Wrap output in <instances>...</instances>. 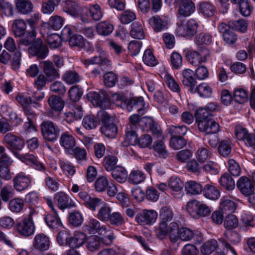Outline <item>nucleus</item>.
Returning a JSON list of instances; mask_svg holds the SVG:
<instances>
[{
	"label": "nucleus",
	"mask_w": 255,
	"mask_h": 255,
	"mask_svg": "<svg viewBox=\"0 0 255 255\" xmlns=\"http://www.w3.org/2000/svg\"><path fill=\"white\" fill-rule=\"evenodd\" d=\"M3 140L7 148L21 161L40 171L46 170L45 165L38 161L33 154H20L17 152L18 150H21L24 146V141L23 139L17 136L8 133L4 135Z\"/></svg>",
	"instance_id": "obj_1"
},
{
	"label": "nucleus",
	"mask_w": 255,
	"mask_h": 255,
	"mask_svg": "<svg viewBox=\"0 0 255 255\" xmlns=\"http://www.w3.org/2000/svg\"><path fill=\"white\" fill-rule=\"evenodd\" d=\"M205 112L204 110H198L196 112V118L199 129L207 134H216L220 130V126L211 119L209 114L206 113L205 115Z\"/></svg>",
	"instance_id": "obj_2"
},
{
	"label": "nucleus",
	"mask_w": 255,
	"mask_h": 255,
	"mask_svg": "<svg viewBox=\"0 0 255 255\" xmlns=\"http://www.w3.org/2000/svg\"><path fill=\"white\" fill-rule=\"evenodd\" d=\"M187 210L194 219L205 217L212 212L210 207L196 200H191L187 203Z\"/></svg>",
	"instance_id": "obj_3"
},
{
	"label": "nucleus",
	"mask_w": 255,
	"mask_h": 255,
	"mask_svg": "<svg viewBox=\"0 0 255 255\" xmlns=\"http://www.w3.org/2000/svg\"><path fill=\"white\" fill-rule=\"evenodd\" d=\"M15 99L22 107L27 119H32L37 115L38 109L40 107V104L38 103L33 101L30 97L22 95H17Z\"/></svg>",
	"instance_id": "obj_4"
},
{
	"label": "nucleus",
	"mask_w": 255,
	"mask_h": 255,
	"mask_svg": "<svg viewBox=\"0 0 255 255\" xmlns=\"http://www.w3.org/2000/svg\"><path fill=\"white\" fill-rule=\"evenodd\" d=\"M40 129L43 138L50 142L56 140L60 132L58 126L49 120L42 122L40 125Z\"/></svg>",
	"instance_id": "obj_5"
},
{
	"label": "nucleus",
	"mask_w": 255,
	"mask_h": 255,
	"mask_svg": "<svg viewBox=\"0 0 255 255\" xmlns=\"http://www.w3.org/2000/svg\"><path fill=\"white\" fill-rule=\"evenodd\" d=\"M198 27V23L195 20L191 19L178 24L176 32L179 36L190 38L196 34Z\"/></svg>",
	"instance_id": "obj_6"
},
{
	"label": "nucleus",
	"mask_w": 255,
	"mask_h": 255,
	"mask_svg": "<svg viewBox=\"0 0 255 255\" xmlns=\"http://www.w3.org/2000/svg\"><path fill=\"white\" fill-rule=\"evenodd\" d=\"M186 58L190 63L197 66L201 63H205L210 56V52L206 48L203 47L199 51L190 49L186 52Z\"/></svg>",
	"instance_id": "obj_7"
},
{
	"label": "nucleus",
	"mask_w": 255,
	"mask_h": 255,
	"mask_svg": "<svg viewBox=\"0 0 255 255\" xmlns=\"http://www.w3.org/2000/svg\"><path fill=\"white\" fill-rule=\"evenodd\" d=\"M124 108L128 111L136 110L140 115H143L146 112L143 98L142 97L126 99L123 104Z\"/></svg>",
	"instance_id": "obj_8"
},
{
	"label": "nucleus",
	"mask_w": 255,
	"mask_h": 255,
	"mask_svg": "<svg viewBox=\"0 0 255 255\" xmlns=\"http://www.w3.org/2000/svg\"><path fill=\"white\" fill-rule=\"evenodd\" d=\"M241 241L239 234L231 230H228L225 232L224 236L219 239V241L225 246L227 249H229L234 254H236L234 249L230 246V243L237 244Z\"/></svg>",
	"instance_id": "obj_9"
},
{
	"label": "nucleus",
	"mask_w": 255,
	"mask_h": 255,
	"mask_svg": "<svg viewBox=\"0 0 255 255\" xmlns=\"http://www.w3.org/2000/svg\"><path fill=\"white\" fill-rule=\"evenodd\" d=\"M85 230L90 234L98 233L101 235H105L110 231L111 227L103 225L101 226L100 223L95 219H90L85 226Z\"/></svg>",
	"instance_id": "obj_10"
},
{
	"label": "nucleus",
	"mask_w": 255,
	"mask_h": 255,
	"mask_svg": "<svg viewBox=\"0 0 255 255\" xmlns=\"http://www.w3.org/2000/svg\"><path fill=\"white\" fill-rule=\"evenodd\" d=\"M31 181L30 176L18 173L13 178V188L17 191H24L30 186Z\"/></svg>",
	"instance_id": "obj_11"
},
{
	"label": "nucleus",
	"mask_w": 255,
	"mask_h": 255,
	"mask_svg": "<svg viewBox=\"0 0 255 255\" xmlns=\"http://www.w3.org/2000/svg\"><path fill=\"white\" fill-rule=\"evenodd\" d=\"M174 216L172 210L168 207L165 206L161 208L159 212V217L161 222L159 224V229L162 235L166 233L167 224L171 221Z\"/></svg>",
	"instance_id": "obj_12"
},
{
	"label": "nucleus",
	"mask_w": 255,
	"mask_h": 255,
	"mask_svg": "<svg viewBox=\"0 0 255 255\" xmlns=\"http://www.w3.org/2000/svg\"><path fill=\"white\" fill-rule=\"evenodd\" d=\"M157 218V213L153 210H144L136 215L135 220L140 225H152Z\"/></svg>",
	"instance_id": "obj_13"
},
{
	"label": "nucleus",
	"mask_w": 255,
	"mask_h": 255,
	"mask_svg": "<svg viewBox=\"0 0 255 255\" xmlns=\"http://www.w3.org/2000/svg\"><path fill=\"white\" fill-rule=\"evenodd\" d=\"M166 230V233L162 235L159 229V227H158L157 230V237L160 239H162L169 234L170 241L172 243L176 242L178 241L177 236L180 230L178 224L174 222H171L168 226L167 225Z\"/></svg>",
	"instance_id": "obj_14"
},
{
	"label": "nucleus",
	"mask_w": 255,
	"mask_h": 255,
	"mask_svg": "<svg viewBox=\"0 0 255 255\" xmlns=\"http://www.w3.org/2000/svg\"><path fill=\"white\" fill-rule=\"evenodd\" d=\"M168 186L171 189V194L177 199H181L184 195L183 183L178 177H172L168 181Z\"/></svg>",
	"instance_id": "obj_15"
},
{
	"label": "nucleus",
	"mask_w": 255,
	"mask_h": 255,
	"mask_svg": "<svg viewBox=\"0 0 255 255\" xmlns=\"http://www.w3.org/2000/svg\"><path fill=\"white\" fill-rule=\"evenodd\" d=\"M218 30L222 33L224 40L229 44H234L237 40V36L231 30V27L225 23L218 25Z\"/></svg>",
	"instance_id": "obj_16"
},
{
	"label": "nucleus",
	"mask_w": 255,
	"mask_h": 255,
	"mask_svg": "<svg viewBox=\"0 0 255 255\" xmlns=\"http://www.w3.org/2000/svg\"><path fill=\"white\" fill-rule=\"evenodd\" d=\"M237 186L241 192L246 196L254 192L255 190L254 184L245 176H242L239 178L237 183Z\"/></svg>",
	"instance_id": "obj_17"
},
{
	"label": "nucleus",
	"mask_w": 255,
	"mask_h": 255,
	"mask_svg": "<svg viewBox=\"0 0 255 255\" xmlns=\"http://www.w3.org/2000/svg\"><path fill=\"white\" fill-rule=\"evenodd\" d=\"M182 75L181 81L183 85L189 88L191 93H194L197 82L193 76V71L189 69H185L182 71Z\"/></svg>",
	"instance_id": "obj_18"
},
{
	"label": "nucleus",
	"mask_w": 255,
	"mask_h": 255,
	"mask_svg": "<svg viewBox=\"0 0 255 255\" xmlns=\"http://www.w3.org/2000/svg\"><path fill=\"white\" fill-rule=\"evenodd\" d=\"M17 232L23 237H29L33 235L35 231V226L33 223L24 220L16 224Z\"/></svg>",
	"instance_id": "obj_19"
},
{
	"label": "nucleus",
	"mask_w": 255,
	"mask_h": 255,
	"mask_svg": "<svg viewBox=\"0 0 255 255\" xmlns=\"http://www.w3.org/2000/svg\"><path fill=\"white\" fill-rule=\"evenodd\" d=\"M28 51L32 55L43 59L47 56L49 50L46 46L42 45L40 40H37L33 45L28 48Z\"/></svg>",
	"instance_id": "obj_20"
},
{
	"label": "nucleus",
	"mask_w": 255,
	"mask_h": 255,
	"mask_svg": "<svg viewBox=\"0 0 255 255\" xmlns=\"http://www.w3.org/2000/svg\"><path fill=\"white\" fill-rule=\"evenodd\" d=\"M41 64L47 81H52L59 77L58 70L55 68L52 62L43 61Z\"/></svg>",
	"instance_id": "obj_21"
},
{
	"label": "nucleus",
	"mask_w": 255,
	"mask_h": 255,
	"mask_svg": "<svg viewBox=\"0 0 255 255\" xmlns=\"http://www.w3.org/2000/svg\"><path fill=\"white\" fill-rule=\"evenodd\" d=\"M177 238L178 240L180 239L182 241H190L195 238L198 240H201L200 233L185 227L180 228Z\"/></svg>",
	"instance_id": "obj_22"
},
{
	"label": "nucleus",
	"mask_w": 255,
	"mask_h": 255,
	"mask_svg": "<svg viewBox=\"0 0 255 255\" xmlns=\"http://www.w3.org/2000/svg\"><path fill=\"white\" fill-rule=\"evenodd\" d=\"M195 10V5L191 0H181L178 12L182 16L187 17Z\"/></svg>",
	"instance_id": "obj_23"
},
{
	"label": "nucleus",
	"mask_w": 255,
	"mask_h": 255,
	"mask_svg": "<svg viewBox=\"0 0 255 255\" xmlns=\"http://www.w3.org/2000/svg\"><path fill=\"white\" fill-rule=\"evenodd\" d=\"M60 144L68 153L72 151L76 145V140L74 136L67 132L63 133L60 138Z\"/></svg>",
	"instance_id": "obj_24"
},
{
	"label": "nucleus",
	"mask_w": 255,
	"mask_h": 255,
	"mask_svg": "<svg viewBox=\"0 0 255 255\" xmlns=\"http://www.w3.org/2000/svg\"><path fill=\"white\" fill-rule=\"evenodd\" d=\"M54 199L57 202L59 208L62 210L75 206V204L71 200L69 202L68 195L62 192L56 193Z\"/></svg>",
	"instance_id": "obj_25"
},
{
	"label": "nucleus",
	"mask_w": 255,
	"mask_h": 255,
	"mask_svg": "<svg viewBox=\"0 0 255 255\" xmlns=\"http://www.w3.org/2000/svg\"><path fill=\"white\" fill-rule=\"evenodd\" d=\"M220 208L223 213L230 214L235 211L236 205L232 197L224 196L221 199Z\"/></svg>",
	"instance_id": "obj_26"
},
{
	"label": "nucleus",
	"mask_w": 255,
	"mask_h": 255,
	"mask_svg": "<svg viewBox=\"0 0 255 255\" xmlns=\"http://www.w3.org/2000/svg\"><path fill=\"white\" fill-rule=\"evenodd\" d=\"M148 23L152 27L154 31L156 32L164 30L167 28V22L161 18L158 15H155L151 17Z\"/></svg>",
	"instance_id": "obj_27"
},
{
	"label": "nucleus",
	"mask_w": 255,
	"mask_h": 255,
	"mask_svg": "<svg viewBox=\"0 0 255 255\" xmlns=\"http://www.w3.org/2000/svg\"><path fill=\"white\" fill-rule=\"evenodd\" d=\"M49 240L45 235L39 234L35 236L33 246L37 249L40 251H45L49 247Z\"/></svg>",
	"instance_id": "obj_28"
},
{
	"label": "nucleus",
	"mask_w": 255,
	"mask_h": 255,
	"mask_svg": "<svg viewBox=\"0 0 255 255\" xmlns=\"http://www.w3.org/2000/svg\"><path fill=\"white\" fill-rule=\"evenodd\" d=\"M63 10L74 17H77L80 14L79 6L73 0H65L63 5Z\"/></svg>",
	"instance_id": "obj_29"
},
{
	"label": "nucleus",
	"mask_w": 255,
	"mask_h": 255,
	"mask_svg": "<svg viewBox=\"0 0 255 255\" xmlns=\"http://www.w3.org/2000/svg\"><path fill=\"white\" fill-rule=\"evenodd\" d=\"M86 239V235L82 232H76L73 237L69 239L68 245L72 249L78 248L81 246Z\"/></svg>",
	"instance_id": "obj_30"
},
{
	"label": "nucleus",
	"mask_w": 255,
	"mask_h": 255,
	"mask_svg": "<svg viewBox=\"0 0 255 255\" xmlns=\"http://www.w3.org/2000/svg\"><path fill=\"white\" fill-rule=\"evenodd\" d=\"M113 178L119 183H124L128 178V172L122 166H117L111 171Z\"/></svg>",
	"instance_id": "obj_31"
},
{
	"label": "nucleus",
	"mask_w": 255,
	"mask_h": 255,
	"mask_svg": "<svg viewBox=\"0 0 255 255\" xmlns=\"http://www.w3.org/2000/svg\"><path fill=\"white\" fill-rule=\"evenodd\" d=\"M154 142L153 148L156 156L166 158L169 155L166 146L162 141L163 139H159Z\"/></svg>",
	"instance_id": "obj_32"
},
{
	"label": "nucleus",
	"mask_w": 255,
	"mask_h": 255,
	"mask_svg": "<svg viewBox=\"0 0 255 255\" xmlns=\"http://www.w3.org/2000/svg\"><path fill=\"white\" fill-rule=\"evenodd\" d=\"M203 195L210 200H215L218 199L220 196V191L215 186L207 184L203 189Z\"/></svg>",
	"instance_id": "obj_33"
},
{
	"label": "nucleus",
	"mask_w": 255,
	"mask_h": 255,
	"mask_svg": "<svg viewBox=\"0 0 255 255\" xmlns=\"http://www.w3.org/2000/svg\"><path fill=\"white\" fill-rule=\"evenodd\" d=\"M12 28L15 35L17 37L22 36L26 33V23L22 19L14 20Z\"/></svg>",
	"instance_id": "obj_34"
},
{
	"label": "nucleus",
	"mask_w": 255,
	"mask_h": 255,
	"mask_svg": "<svg viewBox=\"0 0 255 255\" xmlns=\"http://www.w3.org/2000/svg\"><path fill=\"white\" fill-rule=\"evenodd\" d=\"M219 182L221 186L228 191H232L235 187V181L228 173L222 175L220 178Z\"/></svg>",
	"instance_id": "obj_35"
},
{
	"label": "nucleus",
	"mask_w": 255,
	"mask_h": 255,
	"mask_svg": "<svg viewBox=\"0 0 255 255\" xmlns=\"http://www.w3.org/2000/svg\"><path fill=\"white\" fill-rule=\"evenodd\" d=\"M185 190L187 193L191 195H198L203 191L202 185L194 181H189L185 183Z\"/></svg>",
	"instance_id": "obj_36"
},
{
	"label": "nucleus",
	"mask_w": 255,
	"mask_h": 255,
	"mask_svg": "<svg viewBox=\"0 0 255 255\" xmlns=\"http://www.w3.org/2000/svg\"><path fill=\"white\" fill-rule=\"evenodd\" d=\"M48 103L51 109L57 112L61 111L64 106L62 99L55 95H51L49 97Z\"/></svg>",
	"instance_id": "obj_37"
},
{
	"label": "nucleus",
	"mask_w": 255,
	"mask_h": 255,
	"mask_svg": "<svg viewBox=\"0 0 255 255\" xmlns=\"http://www.w3.org/2000/svg\"><path fill=\"white\" fill-rule=\"evenodd\" d=\"M96 29L99 34L106 36L113 32L114 26L108 21H102L97 24Z\"/></svg>",
	"instance_id": "obj_38"
},
{
	"label": "nucleus",
	"mask_w": 255,
	"mask_h": 255,
	"mask_svg": "<svg viewBox=\"0 0 255 255\" xmlns=\"http://www.w3.org/2000/svg\"><path fill=\"white\" fill-rule=\"evenodd\" d=\"M108 221L111 225L116 227L123 226L126 224L124 216L118 212L112 213Z\"/></svg>",
	"instance_id": "obj_39"
},
{
	"label": "nucleus",
	"mask_w": 255,
	"mask_h": 255,
	"mask_svg": "<svg viewBox=\"0 0 255 255\" xmlns=\"http://www.w3.org/2000/svg\"><path fill=\"white\" fill-rule=\"evenodd\" d=\"M233 29L244 33L247 31L248 24L246 20L240 19L237 20H230L228 24Z\"/></svg>",
	"instance_id": "obj_40"
},
{
	"label": "nucleus",
	"mask_w": 255,
	"mask_h": 255,
	"mask_svg": "<svg viewBox=\"0 0 255 255\" xmlns=\"http://www.w3.org/2000/svg\"><path fill=\"white\" fill-rule=\"evenodd\" d=\"M218 150L219 154L224 157H228L232 150L231 142L227 139L220 141Z\"/></svg>",
	"instance_id": "obj_41"
},
{
	"label": "nucleus",
	"mask_w": 255,
	"mask_h": 255,
	"mask_svg": "<svg viewBox=\"0 0 255 255\" xmlns=\"http://www.w3.org/2000/svg\"><path fill=\"white\" fill-rule=\"evenodd\" d=\"M197 93L199 96L203 98H209L212 95V90L211 88L205 83L200 84L198 86H195L194 93Z\"/></svg>",
	"instance_id": "obj_42"
},
{
	"label": "nucleus",
	"mask_w": 255,
	"mask_h": 255,
	"mask_svg": "<svg viewBox=\"0 0 255 255\" xmlns=\"http://www.w3.org/2000/svg\"><path fill=\"white\" fill-rule=\"evenodd\" d=\"M101 130L106 136L111 138H115L118 133L117 127L113 123L103 125Z\"/></svg>",
	"instance_id": "obj_43"
},
{
	"label": "nucleus",
	"mask_w": 255,
	"mask_h": 255,
	"mask_svg": "<svg viewBox=\"0 0 255 255\" xmlns=\"http://www.w3.org/2000/svg\"><path fill=\"white\" fill-rule=\"evenodd\" d=\"M131 29L130 31L132 37L136 39H142L144 37V33L142 25L138 22L132 23Z\"/></svg>",
	"instance_id": "obj_44"
},
{
	"label": "nucleus",
	"mask_w": 255,
	"mask_h": 255,
	"mask_svg": "<svg viewBox=\"0 0 255 255\" xmlns=\"http://www.w3.org/2000/svg\"><path fill=\"white\" fill-rule=\"evenodd\" d=\"M99 124V120L93 115H89L84 117L82 121L83 127L87 129L96 128Z\"/></svg>",
	"instance_id": "obj_45"
},
{
	"label": "nucleus",
	"mask_w": 255,
	"mask_h": 255,
	"mask_svg": "<svg viewBox=\"0 0 255 255\" xmlns=\"http://www.w3.org/2000/svg\"><path fill=\"white\" fill-rule=\"evenodd\" d=\"M74 155L77 162L81 164H84L86 161L87 153L85 149L76 147L72 149L69 153Z\"/></svg>",
	"instance_id": "obj_46"
},
{
	"label": "nucleus",
	"mask_w": 255,
	"mask_h": 255,
	"mask_svg": "<svg viewBox=\"0 0 255 255\" xmlns=\"http://www.w3.org/2000/svg\"><path fill=\"white\" fill-rule=\"evenodd\" d=\"M111 213L110 207L108 204L104 203L99 209L97 217L100 221L105 222L108 221Z\"/></svg>",
	"instance_id": "obj_47"
},
{
	"label": "nucleus",
	"mask_w": 255,
	"mask_h": 255,
	"mask_svg": "<svg viewBox=\"0 0 255 255\" xmlns=\"http://www.w3.org/2000/svg\"><path fill=\"white\" fill-rule=\"evenodd\" d=\"M63 80L68 84H72L79 82L80 77L75 71L69 70L66 71L62 77Z\"/></svg>",
	"instance_id": "obj_48"
},
{
	"label": "nucleus",
	"mask_w": 255,
	"mask_h": 255,
	"mask_svg": "<svg viewBox=\"0 0 255 255\" xmlns=\"http://www.w3.org/2000/svg\"><path fill=\"white\" fill-rule=\"evenodd\" d=\"M218 246L216 240L212 239L205 243L201 248V253L205 255H209L215 251Z\"/></svg>",
	"instance_id": "obj_49"
},
{
	"label": "nucleus",
	"mask_w": 255,
	"mask_h": 255,
	"mask_svg": "<svg viewBox=\"0 0 255 255\" xmlns=\"http://www.w3.org/2000/svg\"><path fill=\"white\" fill-rule=\"evenodd\" d=\"M145 178V175L141 171L133 170L129 174L128 180L130 183L137 184L143 182Z\"/></svg>",
	"instance_id": "obj_50"
},
{
	"label": "nucleus",
	"mask_w": 255,
	"mask_h": 255,
	"mask_svg": "<svg viewBox=\"0 0 255 255\" xmlns=\"http://www.w3.org/2000/svg\"><path fill=\"white\" fill-rule=\"evenodd\" d=\"M44 219L47 225L51 228L57 229L62 226L59 218L56 215L48 214Z\"/></svg>",
	"instance_id": "obj_51"
},
{
	"label": "nucleus",
	"mask_w": 255,
	"mask_h": 255,
	"mask_svg": "<svg viewBox=\"0 0 255 255\" xmlns=\"http://www.w3.org/2000/svg\"><path fill=\"white\" fill-rule=\"evenodd\" d=\"M24 207L23 200L19 198H15L10 201L8 204L9 209L12 212L19 213Z\"/></svg>",
	"instance_id": "obj_52"
},
{
	"label": "nucleus",
	"mask_w": 255,
	"mask_h": 255,
	"mask_svg": "<svg viewBox=\"0 0 255 255\" xmlns=\"http://www.w3.org/2000/svg\"><path fill=\"white\" fill-rule=\"evenodd\" d=\"M14 195V189L10 185H6L1 189L0 197L2 201L8 202Z\"/></svg>",
	"instance_id": "obj_53"
},
{
	"label": "nucleus",
	"mask_w": 255,
	"mask_h": 255,
	"mask_svg": "<svg viewBox=\"0 0 255 255\" xmlns=\"http://www.w3.org/2000/svg\"><path fill=\"white\" fill-rule=\"evenodd\" d=\"M234 98L236 102L243 104L248 101V93L244 89L237 88L234 91Z\"/></svg>",
	"instance_id": "obj_54"
},
{
	"label": "nucleus",
	"mask_w": 255,
	"mask_h": 255,
	"mask_svg": "<svg viewBox=\"0 0 255 255\" xmlns=\"http://www.w3.org/2000/svg\"><path fill=\"white\" fill-rule=\"evenodd\" d=\"M118 158L113 155H108L104 157L103 165L107 171H112L116 167Z\"/></svg>",
	"instance_id": "obj_55"
},
{
	"label": "nucleus",
	"mask_w": 255,
	"mask_h": 255,
	"mask_svg": "<svg viewBox=\"0 0 255 255\" xmlns=\"http://www.w3.org/2000/svg\"><path fill=\"white\" fill-rule=\"evenodd\" d=\"M16 7L18 10L23 14L31 12L33 8L32 4L27 0H19L16 3Z\"/></svg>",
	"instance_id": "obj_56"
},
{
	"label": "nucleus",
	"mask_w": 255,
	"mask_h": 255,
	"mask_svg": "<svg viewBox=\"0 0 255 255\" xmlns=\"http://www.w3.org/2000/svg\"><path fill=\"white\" fill-rule=\"evenodd\" d=\"M187 144L186 139L182 136H172L170 141V146L175 150L183 148Z\"/></svg>",
	"instance_id": "obj_57"
},
{
	"label": "nucleus",
	"mask_w": 255,
	"mask_h": 255,
	"mask_svg": "<svg viewBox=\"0 0 255 255\" xmlns=\"http://www.w3.org/2000/svg\"><path fill=\"white\" fill-rule=\"evenodd\" d=\"M63 24V20L61 16L58 15L51 16L48 21V28L58 30L62 27Z\"/></svg>",
	"instance_id": "obj_58"
},
{
	"label": "nucleus",
	"mask_w": 255,
	"mask_h": 255,
	"mask_svg": "<svg viewBox=\"0 0 255 255\" xmlns=\"http://www.w3.org/2000/svg\"><path fill=\"white\" fill-rule=\"evenodd\" d=\"M142 59L144 63L149 66H154L157 64V59L150 49H146L144 51Z\"/></svg>",
	"instance_id": "obj_59"
},
{
	"label": "nucleus",
	"mask_w": 255,
	"mask_h": 255,
	"mask_svg": "<svg viewBox=\"0 0 255 255\" xmlns=\"http://www.w3.org/2000/svg\"><path fill=\"white\" fill-rule=\"evenodd\" d=\"M187 131V128L185 126H171L168 128L169 133L172 136H183Z\"/></svg>",
	"instance_id": "obj_60"
},
{
	"label": "nucleus",
	"mask_w": 255,
	"mask_h": 255,
	"mask_svg": "<svg viewBox=\"0 0 255 255\" xmlns=\"http://www.w3.org/2000/svg\"><path fill=\"white\" fill-rule=\"evenodd\" d=\"M211 155V152L209 151L208 147L199 148L196 153V157L199 162H204L209 158Z\"/></svg>",
	"instance_id": "obj_61"
},
{
	"label": "nucleus",
	"mask_w": 255,
	"mask_h": 255,
	"mask_svg": "<svg viewBox=\"0 0 255 255\" xmlns=\"http://www.w3.org/2000/svg\"><path fill=\"white\" fill-rule=\"evenodd\" d=\"M200 11L205 16H212L215 12L214 6L209 2H203L200 5Z\"/></svg>",
	"instance_id": "obj_62"
},
{
	"label": "nucleus",
	"mask_w": 255,
	"mask_h": 255,
	"mask_svg": "<svg viewBox=\"0 0 255 255\" xmlns=\"http://www.w3.org/2000/svg\"><path fill=\"white\" fill-rule=\"evenodd\" d=\"M59 165L61 169L67 172L68 176H72L75 173V167L69 161L60 160Z\"/></svg>",
	"instance_id": "obj_63"
},
{
	"label": "nucleus",
	"mask_w": 255,
	"mask_h": 255,
	"mask_svg": "<svg viewBox=\"0 0 255 255\" xmlns=\"http://www.w3.org/2000/svg\"><path fill=\"white\" fill-rule=\"evenodd\" d=\"M47 42L51 48H57L61 44V39L56 33L49 34L47 36Z\"/></svg>",
	"instance_id": "obj_64"
}]
</instances>
